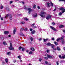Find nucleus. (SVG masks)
Here are the masks:
<instances>
[{
    "label": "nucleus",
    "mask_w": 65,
    "mask_h": 65,
    "mask_svg": "<svg viewBox=\"0 0 65 65\" xmlns=\"http://www.w3.org/2000/svg\"><path fill=\"white\" fill-rule=\"evenodd\" d=\"M40 14H39V15H40V16H41L42 17L44 18L45 16L44 15V14H45L46 13L44 12H41L40 13Z\"/></svg>",
    "instance_id": "f257e3e1"
},
{
    "label": "nucleus",
    "mask_w": 65,
    "mask_h": 65,
    "mask_svg": "<svg viewBox=\"0 0 65 65\" xmlns=\"http://www.w3.org/2000/svg\"><path fill=\"white\" fill-rule=\"evenodd\" d=\"M9 50H14V48L12 47V45L11 43L10 44V47H9Z\"/></svg>",
    "instance_id": "f03ea898"
},
{
    "label": "nucleus",
    "mask_w": 65,
    "mask_h": 65,
    "mask_svg": "<svg viewBox=\"0 0 65 65\" xmlns=\"http://www.w3.org/2000/svg\"><path fill=\"white\" fill-rule=\"evenodd\" d=\"M9 18L10 20H11L12 19V17H11V15H9V14H8L5 17V18H8V17H9Z\"/></svg>",
    "instance_id": "7ed1b4c3"
},
{
    "label": "nucleus",
    "mask_w": 65,
    "mask_h": 65,
    "mask_svg": "<svg viewBox=\"0 0 65 65\" xmlns=\"http://www.w3.org/2000/svg\"><path fill=\"white\" fill-rule=\"evenodd\" d=\"M28 13L29 14H30V13H31V11H33V10L30 8H28Z\"/></svg>",
    "instance_id": "20e7f679"
},
{
    "label": "nucleus",
    "mask_w": 65,
    "mask_h": 65,
    "mask_svg": "<svg viewBox=\"0 0 65 65\" xmlns=\"http://www.w3.org/2000/svg\"><path fill=\"white\" fill-rule=\"evenodd\" d=\"M64 36H62L61 38H58L57 40V41H60V40H64L63 38H64Z\"/></svg>",
    "instance_id": "39448f33"
},
{
    "label": "nucleus",
    "mask_w": 65,
    "mask_h": 65,
    "mask_svg": "<svg viewBox=\"0 0 65 65\" xmlns=\"http://www.w3.org/2000/svg\"><path fill=\"white\" fill-rule=\"evenodd\" d=\"M50 28L52 30H53V31H57V30L53 26H50Z\"/></svg>",
    "instance_id": "423d86ee"
},
{
    "label": "nucleus",
    "mask_w": 65,
    "mask_h": 65,
    "mask_svg": "<svg viewBox=\"0 0 65 65\" xmlns=\"http://www.w3.org/2000/svg\"><path fill=\"white\" fill-rule=\"evenodd\" d=\"M51 18V16L50 15H47L46 17V19L47 20H49Z\"/></svg>",
    "instance_id": "0eeeda50"
},
{
    "label": "nucleus",
    "mask_w": 65,
    "mask_h": 65,
    "mask_svg": "<svg viewBox=\"0 0 65 65\" xmlns=\"http://www.w3.org/2000/svg\"><path fill=\"white\" fill-rule=\"evenodd\" d=\"M46 45H48V46H51L52 47V46H53V44H50V43H48L46 44Z\"/></svg>",
    "instance_id": "6e6552de"
},
{
    "label": "nucleus",
    "mask_w": 65,
    "mask_h": 65,
    "mask_svg": "<svg viewBox=\"0 0 65 65\" xmlns=\"http://www.w3.org/2000/svg\"><path fill=\"white\" fill-rule=\"evenodd\" d=\"M47 56L48 58H50V59H52V56L49 55L47 54Z\"/></svg>",
    "instance_id": "1a4fd4ad"
},
{
    "label": "nucleus",
    "mask_w": 65,
    "mask_h": 65,
    "mask_svg": "<svg viewBox=\"0 0 65 65\" xmlns=\"http://www.w3.org/2000/svg\"><path fill=\"white\" fill-rule=\"evenodd\" d=\"M52 48L55 51H56V48H54V47H55V46H54V45H53V46H52Z\"/></svg>",
    "instance_id": "9d476101"
},
{
    "label": "nucleus",
    "mask_w": 65,
    "mask_h": 65,
    "mask_svg": "<svg viewBox=\"0 0 65 65\" xmlns=\"http://www.w3.org/2000/svg\"><path fill=\"white\" fill-rule=\"evenodd\" d=\"M46 5L48 7H50V3H47L46 4Z\"/></svg>",
    "instance_id": "9b49d317"
},
{
    "label": "nucleus",
    "mask_w": 65,
    "mask_h": 65,
    "mask_svg": "<svg viewBox=\"0 0 65 65\" xmlns=\"http://www.w3.org/2000/svg\"><path fill=\"white\" fill-rule=\"evenodd\" d=\"M45 63L46 64H47L48 65H51V63H48V62H47V61H45Z\"/></svg>",
    "instance_id": "f8f14e48"
},
{
    "label": "nucleus",
    "mask_w": 65,
    "mask_h": 65,
    "mask_svg": "<svg viewBox=\"0 0 65 65\" xmlns=\"http://www.w3.org/2000/svg\"><path fill=\"white\" fill-rule=\"evenodd\" d=\"M20 24H24L25 23V22L24 21H22L20 22Z\"/></svg>",
    "instance_id": "ddd939ff"
},
{
    "label": "nucleus",
    "mask_w": 65,
    "mask_h": 65,
    "mask_svg": "<svg viewBox=\"0 0 65 65\" xmlns=\"http://www.w3.org/2000/svg\"><path fill=\"white\" fill-rule=\"evenodd\" d=\"M50 3L51 4L52 6V7H53L54 6L53 5V3H52V2L50 1Z\"/></svg>",
    "instance_id": "4468645a"
},
{
    "label": "nucleus",
    "mask_w": 65,
    "mask_h": 65,
    "mask_svg": "<svg viewBox=\"0 0 65 65\" xmlns=\"http://www.w3.org/2000/svg\"><path fill=\"white\" fill-rule=\"evenodd\" d=\"M48 40V39H44V42H46V40Z\"/></svg>",
    "instance_id": "2eb2a0df"
},
{
    "label": "nucleus",
    "mask_w": 65,
    "mask_h": 65,
    "mask_svg": "<svg viewBox=\"0 0 65 65\" xmlns=\"http://www.w3.org/2000/svg\"><path fill=\"white\" fill-rule=\"evenodd\" d=\"M5 61L6 63H8V59L7 58L6 59H5Z\"/></svg>",
    "instance_id": "dca6fc26"
},
{
    "label": "nucleus",
    "mask_w": 65,
    "mask_h": 65,
    "mask_svg": "<svg viewBox=\"0 0 65 65\" xmlns=\"http://www.w3.org/2000/svg\"><path fill=\"white\" fill-rule=\"evenodd\" d=\"M64 27V26L63 25H61L59 26V28H62Z\"/></svg>",
    "instance_id": "f3484780"
},
{
    "label": "nucleus",
    "mask_w": 65,
    "mask_h": 65,
    "mask_svg": "<svg viewBox=\"0 0 65 65\" xmlns=\"http://www.w3.org/2000/svg\"><path fill=\"white\" fill-rule=\"evenodd\" d=\"M58 56L60 59H62L63 58V56L61 57V56L60 55H59Z\"/></svg>",
    "instance_id": "a211bd4d"
},
{
    "label": "nucleus",
    "mask_w": 65,
    "mask_h": 65,
    "mask_svg": "<svg viewBox=\"0 0 65 65\" xmlns=\"http://www.w3.org/2000/svg\"><path fill=\"white\" fill-rule=\"evenodd\" d=\"M54 43L56 45H58V43L57 42H54Z\"/></svg>",
    "instance_id": "6ab92c4d"
},
{
    "label": "nucleus",
    "mask_w": 65,
    "mask_h": 65,
    "mask_svg": "<svg viewBox=\"0 0 65 65\" xmlns=\"http://www.w3.org/2000/svg\"><path fill=\"white\" fill-rule=\"evenodd\" d=\"M37 16V14L35 13L34 15V17H36Z\"/></svg>",
    "instance_id": "aec40b11"
},
{
    "label": "nucleus",
    "mask_w": 65,
    "mask_h": 65,
    "mask_svg": "<svg viewBox=\"0 0 65 65\" xmlns=\"http://www.w3.org/2000/svg\"><path fill=\"white\" fill-rule=\"evenodd\" d=\"M30 40H31V41H32L33 40V37H31L30 38Z\"/></svg>",
    "instance_id": "412c9836"
},
{
    "label": "nucleus",
    "mask_w": 65,
    "mask_h": 65,
    "mask_svg": "<svg viewBox=\"0 0 65 65\" xmlns=\"http://www.w3.org/2000/svg\"><path fill=\"white\" fill-rule=\"evenodd\" d=\"M62 40L63 41H62V44H64L65 43V42L64 41V39L63 40Z\"/></svg>",
    "instance_id": "4be33fe9"
},
{
    "label": "nucleus",
    "mask_w": 65,
    "mask_h": 65,
    "mask_svg": "<svg viewBox=\"0 0 65 65\" xmlns=\"http://www.w3.org/2000/svg\"><path fill=\"white\" fill-rule=\"evenodd\" d=\"M57 49L58 51H60V48L59 47H57Z\"/></svg>",
    "instance_id": "5701e85b"
},
{
    "label": "nucleus",
    "mask_w": 65,
    "mask_h": 65,
    "mask_svg": "<svg viewBox=\"0 0 65 65\" xmlns=\"http://www.w3.org/2000/svg\"><path fill=\"white\" fill-rule=\"evenodd\" d=\"M3 44H4V45H7V44L6 43V42H3Z\"/></svg>",
    "instance_id": "b1692460"
},
{
    "label": "nucleus",
    "mask_w": 65,
    "mask_h": 65,
    "mask_svg": "<svg viewBox=\"0 0 65 65\" xmlns=\"http://www.w3.org/2000/svg\"><path fill=\"white\" fill-rule=\"evenodd\" d=\"M24 30V29L23 28H21L20 30V31L21 32H22V31H23Z\"/></svg>",
    "instance_id": "393cba45"
},
{
    "label": "nucleus",
    "mask_w": 65,
    "mask_h": 65,
    "mask_svg": "<svg viewBox=\"0 0 65 65\" xmlns=\"http://www.w3.org/2000/svg\"><path fill=\"white\" fill-rule=\"evenodd\" d=\"M16 32V30H15V29H14V31H13V34H15V32Z\"/></svg>",
    "instance_id": "a878e982"
},
{
    "label": "nucleus",
    "mask_w": 65,
    "mask_h": 65,
    "mask_svg": "<svg viewBox=\"0 0 65 65\" xmlns=\"http://www.w3.org/2000/svg\"><path fill=\"white\" fill-rule=\"evenodd\" d=\"M33 8H36V5H34Z\"/></svg>",
    "instance_id": "bb28decb"
},
{
    "label": "nucleus",
    "mask_w": 65,
    "mask_h": 65,
    "mask_svg": "<svg viewBox=\"0 0 65 65\" xmlns=\"http://www.w3.org/2000/svg\"><path fill=\"white\" fill-rule=\"evenodd\" d=\"M4 33L5 34H7V33H8V31H5L4 32Z\"/></svg>",
    "instance_id": "cd10ccee"
},
{
    "label": "nucleus",
    "mask_w": 65,
    "mask_h": 65,
    "mask_svg": "<svg viewBox=\"0 0 65 65\" xmlns=\"http://www.w3.org/2000/svg\"><path fill=\"white\" fill-rule=\"evenodd\" d=\"M62 13L60 12L59 13V16H61V15H62Z\"/></svg>",
    "instance_id": "c85d7f7f"
},
{
    "label": "nucleus",
    "mask_w": 65,
    "mask_h": 65,
    "mask_svg": "<svg viewBox=\"0 0 65 65\" xmlns=\"http://www.w3.org/2000/svg\"><path fill=\"white\" fill-rule=\"evenodd\" d=\"M7 55H10V52H8L7 53Z\"/></svg>",
    "instance_id": "c756f323"
},
{
    "label": "nucleus",
    "mask_w": 65,
    "mask_h": 65,
    "mask_svg": "<svg viewBox=\"0 0 65 65\" xmlns=\"http://www.w3.org/2000/svg\"><path fill=\"white\" fill-rule=\"evenodd\" d=\"M59 61L56 62V64L57 65H59Z\"/></svg>",
    "instance_id": "7c9ffc66"
},
{
    "label": "nucleus",
    "mask_w": 65,
    "mask_h": 65,
    "mask_svg": "<svg viewBox=\"0 0 65 65\" xmlns=\"http://www.w3.org/2000/svg\"><path fill=\"white\" fill-rule=\"evenodd\" d=\"M6 10H9L10 9H9L8 8H6Z\"/></svg>",
    "instance_id": "2f4dec72"
},
{
    "label": "nucleus",
    "mask_w": 65,
    "mask_h": 65,
    "mask_svg": "<svg viewBox=\"0 0 65 65\" xmlns=\"http://www.w3.org/2000/svg\"><path fill=\"white\" fill-rule=\"evenodd\" d=\"M32 53H33V52L32 51H30L29 53V54H32Z\"/></svg>",
    "instance_id": "473e14b6"
},
{
    "label": "nucleus",
    "mask_w": 65,
    "mask_h": 65,
    "mask_svg": "<svg viewBox=\"0 0 65 65\" xmlns=\"http://www.w3.org/2000/svg\"><path fill=\"white\" fill-rule=\"evenodd\" d=\"M28 30V28H26L25 29H24V31H27Z\"/></svg>",
    "instance_id": "72a5a7b5"
},
{
    "label": "nucleus",
    "mask_w": 65,
    "mask_h": 65,
    "mask_svg": "<svg viewBox=\"0 0 65 65\" xmlns=\"http://www.w3.org/2000/svg\"><path fill=\"white\" fill-rule=\"evenodd\" d=\"M31 50L32 51H33L34 50V48H30Z\"/></svg>",
    "instance_id": "f704fd0d"
},
{
    "label": "nucleus",
    "mask_w": 65,
    "mask_h": 65,
    "mask_svg": "<svg viewBox=\"0 0 65 65\" xmlns=\"http://www.w3.org/2000/svg\"><path fill=\"white\" fill-rule=\"evenodd\" d=\"M17 58H18L19 59H20V58H21V56H18Z\"/></svg>",
    "instance_id": "c9c22d12"
},
{
    "label": "nucleus",
    "mask_w": 65,
    "mask_h": 65,
    "mask_svg": "<svg viewBox=\"0 0 65 65\" xmlns=\"http://www.w3.org/2000/svg\"><path fill=\"white\" fill-rule=\"evenodd\" d=\"M62 58L63 59H65V55H64L62 56Z\"/></svg>",
    "instance_id": "e433bc0d"
},
{
    "label": "nucleus",
    "mask_w": 65,
    "mask_h": 65,
    "mask_svg": "<svg viewBox=\"0 0 65 65\" xmlns=\"http://www.w3.org/2000/svg\"><path fill=\"white\" fill-rule=\"evenodd\" d=\"M20 35H23V36H24V35L23 34V33H20Z\"/></svg>",
    "instance_id": "4c0bfd02"
},
{
    "label": "nucleus",
    "mask_w": 65,
    "mask_h": 65,
    "mask_svg": "<svg viewBox=\"0 0 65 65\" xmlns=\"http://www.w3.org/2000/svg\"><path fill=\"white\" fill-rule=\"evenodd\" d=\"M51 39L52 40H55V38H52Z\"/></svg>",
    "instance_id": "58836bf2"
},
{
    "label": "nucleus",
    "mask_w": 65,
    "mask_h": 65,
    "mask_svg": "<svg viewBox=\"0 0 65 65\" xmlns=\"http://www.w3.org/2000/svg\"><path fill=\"white\" fill-rule=\"evenodd\" d=\"M1 9H2L3 8V6H1Z\"/></svg>",
    "instance_id": "ea45409f"
},
{
    "label": "nucleus",
    "mask_w": 65,
    "mask_h": 65,
    "mask_svg": "<svg viewBox=\"0 0 65 65\" xmlns=\"http://www.w3.org/2000/svg\"><path fill=\"white\" fill-rule=\"evenodd\" d=\"M25 50V48H23V47L22 48V51H24Z\"/></svg>",
    "instance_id": "a19ab883"
},
{
    "label": "nucleus",
    "mask_w": 65,
    "mask_h": 65,
    "mask_svg": "<svg viewBox=\"0 0 65 65\" xmlns=\"http://www.w3.org/2000/svg\"><path fill=\"white\" fill-rule=\"evenodd\" d=\"M25 21H28V19L27 18H25Z\"/></svg>",
    "instance_id": "79ce46f5"
},
{
    "label": "nucleus",
    "mask_w": 65,
    "mask_h": 65,
    "mask_svg": "<svg viewBox=\"0 0 65 65\" xmlns=\"http://www.w3.org/2000/svg\"><path fill=\"white\" fill-rule=\"evenodd\" d=\"M44 58H45L46 60H48V57H44Z\"/></svg>",
    "instance_id": "37998d69"
},
{
    "label": "nucleus",
    "mask_w": 65,
    "mask_h": 65,
    "mask_svg": "<svg viewBox=\"0 0 65 65\" xmlns=\"http://www.w3.org/2000/svg\"><path fill=\"white\" fill-rule=\"evenodd\" d=\"M37 8L39 9H40V7H39V6H37Z\"/></svg>",
    "instance_id": "c03bdc74"
},
{
    "label": "nucleus",
    "mask_w": 65,
    "mask_h": 65,
    "mask_svg": "<svg viewBox=\"0 0 65 65\" xmlns=\"http://www.w3.org/2000/svg\"><path fill=\"white\" fill-rule=\"evenodd\" d=\"M35 32L34 30H33L32 32V34H34Z\"/></svg>",
    "instance_id": "a18cd8bd"
},
{
    "label": "nucleus",
    "mask_w": 65,
    "mask_h": 65,
    "mask_svg": "<svg viewBox=\"0 0 65 65\" xmlns=\"http://www.w3.org/2000/svg\"><path fill=\"white\" fill-rule=\"evenodd\" d=\"M52 25H55V23H54V22H53L52 23Z\"/></svg>",
    "instance_id": "49530a36"
},
{
    "label": "nucleus",
    "mask_w": 65,
    "mask_h": 65,
    "mask_svg": "<svg viewBox=\"0 0 65 65\" xmlns=\"http://www.w3.org/2000/svg\"><path fill=\"white\" fill-rule=\"evenodd\" d=\"M39 61H40V62H41V61L42 60V59L40 58V59H39Z\"/></svg>",
    "instance_id": "de8ad7c7"
},
{
    "label": "nucleus",
    "mask_w": 65,
    "mask_h": 65,
    "mask_svg": "<svg viewBox=\"0 0 65 65\" xmlns=\"http://www.w3.org/2000/svg\"><path fill=\"white\" fill-rule=\"evenodd\" d=\"M22 47H20L19 48V50H21V48H22Z\"/></svg>",
    "instance_id": "09e8293b"
},
{
    "label": "nucleus",
    "mask_w": 65,
    "mask_h": 65,
    "mask_svg": "<svg viewBox=\"0 0 65 65\" xmlns=\"http://www.w3.org/2000/svg\"><path fill=\"white\" fill-rule=\"evenodd\" d=\"M13 2L12 1H10V4H11V3H12Z\"/></svg>",
    "instance_id": "8fccbe9b"
},
{
    "label": "nucleus",
    "mask_w": 65,
    "mask_h": 65,
    "mask_svg": "<svg viewBox=\"0 0 65 65\" xmlns=\"http://www.w3.org/2000/svg\"><path fill=\"white\" fill-rule=\"evenodd\" d=\"M49 52H50V50H47V53H49Z\"/></svg>",
    "instance_id": "3c124183"
},
{
    "label": "nucleus",
    "mask_w": 65,
    "mask_h": 65,
    "mask_svg": "<svg viewBox=\"0 0 65 65\" xmlns=\"http://www.w3.org/2000/svg\"><path fill=\"white\" fill-rule=\"evenodd\" d=\"M30 31H33V29H30Z\"/></svg>",
    "instance_id": "603ef678"
},
{
    "label": "nucleus",
    "mask_w": 65,
    "mask_h": 65,
    "mask_svg": "<svg viewBox=\"0 0 65 65\" xmlns=\"http://www.w3.org/2000/svg\"><path fill=\"white\" fill-rule=\"evenodd\" d=\"M24 9H26V10H28V8L26 7L24 8Z\"/></svg>",
    "instance_id": "864d4df0"
},
{
    "label": "nucleus",
    "mask_w": 65,
    "mask_h": 65,
    "mask_svg": "<svg viewBox=\"0 0 65 65\" xmlns=\"http://www.w3.org/2000/svg\"><path fill=\"white\" fill-rule=\"evenodd\" d=\"M1 20L2 21V20H3V18L2 17L1 18Z\"/></svg>",
    "instance_id": "5fc2aeb1"
},
{
    "label": "nucleus",
    "mask_w": 65,
    "mask_h": 65,
    "mask_svg": "<svg viewBox=\"0 0 65 65\" xmlns=\"http://www.w3.org/2000/svg\"><path fill=\"white\" fill-rule=\"evenodd\" d=\"M56 10V8H55L54 9V10L53 11H55Z\"/></svg>",
    "instance_id": "6e6d98bb"
},
{
    "label": "nucleus",
    "mask_w": 65,
    "mask_h": 65,
    "mask_svg": "<svg viewBox=\"0 0 65 65\" xmlns=\"http://www.w3.org/2000/svg\"><path fill=\"white\" fill-rule=\"evenodd\" d=\"M41 40V38H40V39H39V40L40 41Z\"/></svg>",
    "instance_id": "4d7b16f0"
},
{
    "label": "nucleus",
    "mask_w": 65,
    "mask_h": 65,
    "mask_svg": "<svg viewBox=\"0 0 65 65\" xmlns=\"http://www.w3.org/2000/svg\"><path fill=\"white\" fill-rule=\"evenodd\" d=\"M22 3H23V4H25V2H21Z\"/></svg>",
    "instance_id": "13d9d810"
},
{
    "label": "nucleus",
    "mask_w": 65,
    "mask_h": 65,
    "mask_svg": "<svg viewBox=\"0 0 65 65\" xmlns=\"http://www.w3.org/2000/svg\"><path fill=\"white\" fill-rule=\"evenodd\" d=\"M35 25V24H32V26H34Z\"/></svg>",
    "instance_id": "bf43d9fd"
},
{
    "label": "nucleus",
    "mask_w": 65,
    "mask_h": 65,
    "mask_svg": "<svg viewBox=\"0 0 65 65\" xmlns=\"http://www.w3.org/2000/svg\"><path fill=\"white\" fill-rule=\"evenodd\" d=\"M63 32L65 33V30H63Z\"/></svg>",
    "instance_id": "052dcab7"
},
{
    "label": "nucleus",
    "mask_w": 65,
    "mask_h": 65,
    "mask_svg": "<svg viewBox=\"0 0 65 65\" xmlns=\"http://www.w3.org/2000/svg\"><path fill=\"white\" fill-rule=\"evenodd\" d=\"M26 6L25 5H24V8L25 9V8H26Z\"/></svg>",
    "instance_id": "680f3d73"
},
{
    "label": "nucleus",
    "mask_w": 65,
    "mask_h": 65,
    "mask_svg": "<svg viewBox=\"0 0 65 65\" xmlns=\"http://www.w3.org/2000/svg\"><path fill=\"white\" fill-rule=\"evenodd\" d=\"M29 50H27L26 51V52H27V53H28V52H29Z\"/></svg>",
    "instance_id": "e2e57ef3"
},
{
    "label": "nucleus",
    "mask_w": 65,
    "mask_h": 65,
    "mask_svg": "<svg viewBox=\"0 0 65 65\" xmlns=\"http://www.w3.org/2000/svg\"><path fill=\"white\" fill-rule=\"evenodd\" d=\"M16 62V60H15L14 61V63H15V62Z\"/></svg>",
    "instance_id": "0e129e2a"
},
{
    "label": "nucleus",
    "mask_w": 65,
    "mask_h": 65,
    "mask_svg": "<svg viewBox=\"0 0 65 65\" xmlns=\"http://www.w3.org/2000/svg\"><path fill=\"white\" fill-rule=\"evenodd\" d=\"M10 36H11L10 35H9V36H8L9 37H10Z\"/></svg>",
    "instance_id": "69168bd1"
},
{
    "label": "nucleus",
    "mask_w": 65,
    "mask_h": 65,
    "mask_svg": "<svg viewBox=\"0 0 65 65\" xmlns=\"http://www.w3.org/2000/svg\"><path fill=\"white\" fill-rule=\"evenodd\" d=\"M34 28H36V26H34Z\"/></svg>",
    "instance_id": "338daca9"
},
{
    "label": "nucleus",
    "mask_w": 65,
    "mask_h": 65,
    "mask_svg": "<svg viewBox=\"0 0 65 65\" xmlns=\"http://www.w3.org/2000/svg\"><path fill=\"white\" fill-rule=\"evenodd\" d=\"M63 50H65V47H63Z\"/></svg>",
    "instance_id": "774afa93"
}]
</instances>
